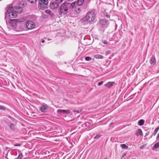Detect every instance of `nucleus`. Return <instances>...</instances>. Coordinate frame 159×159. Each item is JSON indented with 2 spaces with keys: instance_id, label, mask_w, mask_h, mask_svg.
<instances>
[{
  "instance_id": "nucleus-1",
  "label": "nucleus",
  "mask_w": 159,
  "mask_h": 159,
  "mask_svg": "<svg viewBox=\"0 0 159 159\" xmlns=\"http://www.w3.org/2000/svg\"><path fill=\"white\" fill-rule=\"evenodd\" d=\"M58 11L59 14L61 15L67 14L68 12L71 13L67 2H64L60 6L59 8Z\"/></svg>"
},
{
  "instance_id": "nucleus-2",
  "label": "nucleus",
  "mask_w": 159,
  "mask_h": 159,
  "mask_svg": "<svg viewBox=\"0 0 159 159\" xmlns=\"http://www.w3.org/2000/svg\"><path fill=\"white\" fill-rule=\"evenodd\" d=\"M96 15L95 10H91L87 12L85 17L83 18V20H86L88 22H91L94 20Z\"/></svg>"
},
{
  "instance_id": "nucleus-3",
  "label": "nucleus",
  "mask_w": 159,
  "mask_h": 159,
  "mask_svg": "<svg viewBox=\"0 0 159 159\" xmlns=\"http://www.w3.org/2000/svg\"><path fill=\"white\" fill-rule=\"evenodd\" d=\"M7 15L8 16L10 17L11 18H15L17 16L16 11L10 5L9 6L8 9L6 13V15L5 16V19L6 18Z\"/></svg>"
},
{
  "instance_id": "nucleus-4",
  "label": "nucleus",
  "mask_w": 159,
  "mask_h": 159,
  "mask_svg": "<svg viewBox=\"0 0 159 159\" xmlns=\"http://www.w3.org/2000/svg\"><path fill=\"white\" fill-rule=\"evenodd\" d=\"M59 6L58 4L56 2H53L50 3V7L51 9H54L57 8Z\"/></svg>"
},
{
  "instance_id": "nucleus-5",
  "label": "nucleus",
  "mask_w": 159,
  "mask_h": 159,
  "mask_svg": "<svg viewBox=\"0 0 159 159\" xmlns=\"http://www.w3.org/2000/svg\"><path fill=\"white\" fill-rule=\"evenodd\" d=\"M48 5L44 4V3L39 2L38 7L39 9L43 10L48 8Z\"/></svg>"
},
{
  "instance_id": "nucleus-6",
  "label": "nucleus",
  "mask_w": 159,
  "mask_h": 159,
  "mask_svg": "<svg viewBox=\"0 0 159 159\" xmlns=\"http://www.w3.org/2000/svg\"><path fill=\"white\" fill-rule=\"evenodd\" d=\"M47 105L44 103L42 104L40 107V110L42 112H46L47 111Z\"/></svg>"
},
{
  "instance_id": "nucleus-7",
  "label": "nucleus",
  "mask_w": 159,
  "mask_h": 159,
  "mask_svg": "<svg viewBox=\"0 0 159 159\" xmlns=\"http://www.w3.org/2000/svg\"><path fill=\"white\" fill-rule=\"evenodd\" d=\"M80 12V9L79 8H75L71 10V13H70L76 15L79 13Z\"/></svg>"
},
{
  "instance_id": "nucleus-8",
  "label": "nucleus",
  "mask_w": 159,
  "mask_h": 159,
  "mask_svg": "<svg viewBox=\"0 0 159 159\" xmlns=\"http://www.w3.org/2000/svg\"><path fill=\"white\" fill-rule=\"evenodd\" d=\"M58 112L62 113H66L69 114L70 113V111L69 110H64L61 109H58L57 110Z\"/></svg>"
},
{
  "instance_id": "nucleus-9",
  "label": "nucleus",
  "mask_w": 159,
  "mask_h": 159,
  "mask_svg": "<svg viewBox=\"0 0 159 159\" xmlns=\"http://www.w3.org/2000/svg\"><path fill=\"white\" fill-rule=\"evenodd\" d=\"M150 62L151 65H154L156 63V60L154 57L152 56L150 60Z\"/></svg>"
},
{
  "instance_id": "nucleus-10",
  "label": "nucleus",
  "mask_w": 159,
  "mask_h": 159,
  "mask_svg": "<svg viewBox=\"0 0 159 159\" xmlns=\"http://www.w3.org/2000/svg\"><path fill=\"white\" fill-rule=\"evenodd\" d=\"M75 2H73L72 3H70L69 2H67V4L70 10H72L73 9V7H74L75 5Z\"/></svg>"
},
{
  "instance_id": "nucleus-11",
  "label": "nucleus",
  "mask_w": 159,
  "mask_h": 159,
  "mask_svg": "<svg viewBox=\"0 0 159 159\" xmlns=\"http://www.w3.org/2000/svg\"><path fill=\"white\" fill-rule=\"evenodd\" d=\"M27 18L25 17H24L21 18L19 19H16V20L17 23H20L24 21L25 20H27Z\"/></svg>"
},
{
  "instance_id": "nucleus-12",
  "label": "nucleus",
  "mask_w": 159,
  "mask_h": 159,
  "mask_svg": "<svg viewBox=\"0 0 159 159\" xmlns=\"http://www.w3.org/2000/svg\"><path fill=\"white\" fill-rule=\"evenodd\" d=\"M136 135L137 136L139 135L142 136L143 133L141 129H139L136 131Z\"/></svg>"
},
{
  "instance_id": "nucleus-13",
  "label": "nucleus",
  "mask_w": 159,
  "mask_h": 159,
  "mask_svg": "<svg viewBox=\"0 0 159 159\" xmlns=\"http://www.w3.org/2000/svg\"><path fill=\"white\" fill-rule=\"evenodd\" d=\"M15 9L16 11V13L17 12L18 13H20L22 11V8L20 7H16Z\"/></svg>"
},
{
  "instance_id": "nucleus-14",
  "label": "nucleus",
  "mask_w": 159,
  "mask_h": 159,
  "mask_svg": "<svg viewBox=\"0 0 159 159\" xmlns=\"http://www.w3.org/2000/svg\"><path fill=\"white\" fill-rule=\"evenodd\" d=\"M16 19L11 20L10 22L11 25L13 27L16 25Z\"/></svg>"
},
{
  "instance_id": "nucleus-15",
  "label": "nucleus",
  "mask_w": 159,
  "mask_h": 159,
  "mask_svg": "<svg viewBox=\"0 0 159 159\" xmlns=\"http://www.w3.org/2000/svg\"><path fill=\"white\" fill-rule=\"evenodd\" d=\"M114 83V82H109L106 84H105V86L108 88H109L113 85Z\"/></svg>"
},
{
  "instance_id": "nucleus-16",
  "label": "nucleus",
  "mask_w": 159,
  "mask_h": 159,
  "mask_svg": "<svg viewBox=\"0 0 159 159\" xmlns=\"http://www.w3.org/2000/svg\"><path fill=\"white\" fill-rule=\"evenodd\" d=\"M45 12L46 13L49 14L52 16H54V14L50 10H45Z\"/></svg>"
},
{
  "instance_id": "nucleus-17",
  "label": "nucleus",
  "mask_w": 159,
  "mask_h": 159,
  "mask_svg": "<svg viewBox=\"0 0 159 159\" xmlns=\"http://www.w3.org/2000/svg\"><path fill=\"white\" fill-rule=\"evenodd\" d=\"M27 22L25 23V27L28 30L30 29V27H29V24H30V21L29 20H28L27 19Z\"/></svg>"
},
{
  "instance_id": "nucleus-18",
  "label": "nucleus",
  "mask_w": 159,
  "mask_h": 159,
  "mask_svg": "<svg viewBox=\"0 0 159 159\" xmlns=\"http://www.w3.org/2000/svg\"><path fill=\"white\" fill-rule=\"evenodd\" d=\"M84 2V0H78L77 1L76 3L78 5L80 6L83 4Z\"/></svg>"
},
{
  "instance_id": "nucleus-19",
  "label": "nucleus",
  "mask_w": 159,
  "mask_h": 159,
  "mask_svg": "<svg viewBox=\"0 0 159 159\" xmlns=\"http://www.w3.org/2000/svg\"><path fill=\"white\" fill-rule=\"evenodd\" d=\"M11 129L13 130H15L16 129V127L14 124H11L10 126Z\"/></svg>"
},
{
  "instance_id": "nucleus-20",
  "label": "nucleus",
  "mask_w": 159,
  "mask_h": 159,
  "mask_svg": "<svg viewBox=\"0 0 159 159\" xmlns=\"http://www.w3.org/2000/svg\"><path fill=\"white\" fill-rule=\"evenodd\" d=\"M35 26V23L32 21H30V30L34 28Z\"/></svg>"
},
{
  "instance_id": "nucleus-21",
  "label": "nucleus",
  "mask_w": 159,
  "mask_h": 159,
  "mask_svg": "<svg viewBox=\"0 0 159 159\" xmlns=\"http://www.w3.org/2000/svg\"><path fill=\"white\" fill-rule=\"evenodd\" d=\"M107 23V21L106 19H103L100 20V23L102 25H105Z\"/></svg>"
},
{
  "instance_id": "nucleus-22",
  "label": "nucleus",
  "mask_w": 159,
  "mask_h": 159,
  "mask_svg": "<svg viewBox=\"0 0 159 159\" xmlns=\"http://www.w3.org/2000/svg\"><path fill=\"white\" fill-rule=\"evenodd\" d=\"M144 121L143 120H140L138 121V125L140 126L143 125L144 123Z\"/></svg>"
},
{
  "instance_id": "nucleus-23",
  "label": "nucleus",
  "mask_w": 159,
  "mask_h": 159,
  "mask_svg": "<svg viewBox=\"0 0 159 159\" xmlns=\"http://www.w3.org/2000/svg\"><path fill=\"white\" fill-rule=\"evenodd\" d=\"M159 130V127H158L157 128H156L155 129V130H154L152 135L151 136L150 138H151L152 137V135L155 136L156 134L157 133L158 131Z\"/></svg>"
},
{
  "instance_id": "nucleus-24",
  "label": "nucleus",
  "mask_w": 159,
  "mask_h": 159,
  "mask_svg": "<svg viewBox=\"0 0 159 159\" xmlns=\"http://www.w3.org/2000/svg\"><path fill=\"white\" fill-rule=\"evenodd\" d=\"M159 147V143L158 142L156 143L153 147H152V149H157Z\"/></svg>"
},
{
  "instance_id": "nucleus-25",
  "label": "nucleus",
  "mask_w": 159,
  "mask_h": 159,
  "mask_svg": "<svg viewBox=\"0 0 159 159\" xmlns=\"http://www.w3.org/2000/svg\"><path fill=\"white\" fill-rule=\"evenodd\" d=\"M39 1L43 3H44V4H46L48 5V0H39Z\"/></svg>"
},
{
  "instance_id": "nucleus-26",
  "label": "nucleus",
  "mask_w": 159,
  "mask_h": 159,
  "mask_svg": "<svg viewBox=\"0 0 159 159\" xmlns=\"http://www.w3.org/2000/svg\"><path fill=\"white\" fill-rule=\"evenodd\" d=\"M120 146L122 148L124 149H126L128 148V147L125 144H120Z\"/></svg>"
},
{
  "instance_id": "nucleus-27",
  "label": "nucleus",
  "mask_w": 159,
  "mask_h": 159,
  "mask_svg": "<svg viewBox=\"0 0 159 159\" xmlns=\"http://www.w3.org/2000/svg\"><path fill=\"white\" fill-rule=\"evenodd\" d=\"M95 57L96 58L98 59H103L104 57L103 56L101 55H97L95 56Z\"/></svg>"
},
{
  "instance_id": "nucleus-28",
  "label": "nucleus",
  "mask_w": 159,
  "mask_h": 159,
  "mask_svg": "<svg viewBox=\"0 0 159 159\" xmlns=\"http://www.w3.org/2000/svg\"><path fill=\"white\" fill-rule=\"evenodd\" d=\"M92 58L91 57H85V60L86 61H89L91 60Z\"/></svg>"
},
{
  "instance_id": "nucleus-29",
  "label": "nucleus",
  "mask_w": 159,
  "mask_h": 159,
  "mask_svg": "<svg viewBox=\"0 0 159 159\" xmlns=\"http://www.w3.org/2000/svg\"><path fill=\"white\" fill-rule=\"evenodd\" d=\"M6 109V108L4 106H3L0 105V110H5Z\"/></svg>"
},
{
  "instance_id": "nucleus-30",
  "label": "nucleus",
  "mask_w": 159,
  "mask_h": 159,
  "mask_svg": "<svg viewBox=\"0 0 159 159\" xmlns=\"http://www.w3.org/2000/svg\"><path fill=\"white\" fill-rule=\"evenodd\" d=\"M63 1V0H55V2H57L58 4L61 2H62Z\"/></svg>"
},
{
  "instance_id": "nucleus-31",
  "label": "nucleus",
  "mask_w": 159,
  "mask_h": 159,
  "mask_svg": "<svg viewBox=\"0 0 159 159\" xmlns=\"http://www.w3.org/2000/svg\"><path fill=\"white\" fill-rule=\"evenodd\" d=\"M22 157H23L22 154H19V155L18 156L17 159H22Z\"/></svg>"
},
{
  "instance_id": "nucleus-32",
  "label": "nucleus",
  "mask_w": 159,
  "mask_h": 159,
  "mask_svg": "<svg viewBox=\"0 0 159 159\" xmlns=\"http://www.w3.org/2000/svg\"><path fill=\"white\" fill-rule=\"evenodd\" d=\"M102 43L104 44H107L108 43L107 41L106 40H102Z\"/></svg>"
},
{
  "instance_id": "nucleus-33",
  "label": "nucleus",
  "mask_w": 159,
  "mask_h": 159,
  "mask_svg": "<svg viewBox=\"0 0 159 159\" xmlns=\"http://www.w3.org/2000/svg\"><path fill=\"white\" fill-rule=\"evenodd\" d=\"M111 51L110 50L107 51L106 52L105 55H107L108 54H110L111 53Z\"/></svg>"
},
{
  "instance_id": "nucleus-34",
  "label": "nucleus",
  "mask_w": 159,
  "mask_h": 159,
  "mask_svg": "<svg viewBox=\"0 0 159 159\" xmlns=\"http://www.w3.org/2000/svg\"><path fill=\"white\" fill-rule=\"evenodd\" d=\"M101 137V135L99 134H97L94 137V139H98Z\"/></svg>"
},
{
  "instance_id": "nucleus-35",
  "label": "nucleus",
  "mask_w": 159,
  "mask_h": 159,
  "mask_svg": "<svg viewBox=\"0 0 159 159\" xmlns=\"http://www.w3.org/2000/svg\"><path fill=\"white\" fill-rule=\"evenodd\" d=\"M37 0H30V3H34L36 2Z\"/></svg>"
},
{
  "instance_id": "nucleus-36",
  "label": "nucleus",
  "mask_w": 159,
  "mask_h": 159,
  "mask_svg": "<svg viewBox=\"0 0 159 159\" xmlns=\"http://www.w3.org/2000/svg\"><path fill=\"white\" fill-rule=\"evenodd\" d=\"M103 83V81H101L99 82L98 84V85L99 86L101 85Z\"/></svg>"
},
{
  "instance_id": "nucleus-37",
  "label": "nucleus",
  "mask_w": 159,
  "mask_h": 159,
  "mask_svg": "<svg viewBox=\"0 0 159 159\" xmlns=\"http://www.w3.org/2000/svg\"><path fill=\"white\" fill-rule=\"evenodd\" d=\"M81 111V110H78L77 111H73L74 112H76L77 113H79Z\"/></svg>"
},
{
  "instance_id": "nucleus-38",
  "label": "nucleus",
  "mask_w": 159,
  "mask_h": 159,
  "mask_svg": "<svg viewBox=\"0 0 159 159\" xmlns=\"http://www.w3.org/2000/svg\"><path fill=\"white\" fill-rule=\"evenodd\" d=\"M149 134H150V132L148 131V132H147L146 133L145 137L148 135Z\"/></svg>"
},
{
  "instance_id": "nucleus-39",
  "label": "nucleus",
  "mask_w": 159,
  "mask_h": 159,
  "mask_svg": "<svg viewBox=\"0 0 159 159\" xmlns=\"http://www.w3.org/2000/svg\"><path fill=\"white\" fill-rule=\"evenodd\" d=\"M21 144L20 143L16 144L14 145V146H20Z\"/></svg>"
},
{
  "instance_id": "nucleus-40",
  "label": "nucleus",
  "mask_w": 159,
  "mask_h": 159,
  "mask_svg": "<svg viewBox=\"0 0 159 159\" xmlns=\"http://www.w3.org/2000/svg\"><path fill=\"white\" fill-rule=\"evenodd\" d=\"M145 146H146V145H142V146H140V148L141 149H142Z\"/></svg>"
},
{
  "instance_id": "nucleus-41",
  "label": "nucleus",
  "mask_w": 159,
  "mask_h": 159,
  "mask_svg": "<svg viewBox=\"0 0 159 159\" xmlns=\"http://www.w3.org/2000/svg\"><path fill=\"white\" fill-rule=\"evenodd\" d=\"M159 138V133L158 134V135H157V139Z\"/></svg>"
},
{
  "instance_id": "nucleus-42",
  "label": "nucleus",
  "mask_w": 159,
  "mask_h": 159,
  "mask_svg": "<svg viewBox=\"0 0 159 159\" xmlns=\"http://www.w3.org/2000/svg\"><path fill=\"white\" fill-rule=\"evenodd\" d=\"M106 17L107 18H108L110 17V16L109 15H106Z\"/></svg>"
},
{
  "instance_id": "nucleus-43",
  "label": "nucleus",
  "mask_w": 159,
  "mask_h": 159,
  "mask_svg": "<svg viewBox=\"0 0 159 159\" xmlns=\"http://www.w3.org/2000/svg\"><path fill=\"white\" fill-rule=\"evenodd\" d=\"M44 42H45V41H44V40H42V41H41L42 43H44Z\"/></svg>"
},
{
  "instance_id": "nucleus-44",
  "label": "nucleus",
  "mask_w": 159,
  "mask_h": 159,
  "mask_svg": "<svg viewBox=\"0 0 159 159\" xmlns=\"http://www.w3.org/2000/svg\"><path fill=\"white\" fill-rule=\"evenodd\" d=\"M67 1H70V2H72V1L73 0H67Z\"/></svg>"
},
{
  "instance_id": "nucleus-45",
  "label": "nucleus",
  "mask_w": 159,
  "mask_h": 159,
  "mask_svg": "<svg viewBox=\"0 0 159 159\" xmlns=\"http://www.w3.org/2000/svg\"><path fill=\"white\" fill-rule=\"evenodd\" d=\"M105 159H107V158H105Z\"/></svg>"
}]
</instances>
